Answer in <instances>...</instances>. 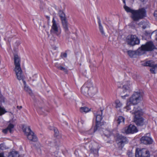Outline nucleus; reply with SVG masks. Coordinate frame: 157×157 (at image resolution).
<instances>
[{
	"label": "nucleus",
	"mask_w": 157,
	"mask_h": 157,
	"mask_svg": "<svg viewBox=\"0 0 157 157\" xmlns=\"http://www.w3.org/2000/svg\"><path fill=\"white\" fill-rule=\"evenodd\" d=\"M14 64L15 67L14 71H15L17 79L20 80L23 79V77L22 71L21 67V59L20 57L17 54L14 56Z\"/></svg>",
	"instance_id": "nucleus-1"
},
{
	"label": "nucleus",
	"mask_w": 157,
	"mask_h": 157,
	"mask_svg": "<svg viewBox=\"0 0 157 157\" xmlns=\"http://www.w3.org/2000/svg\"><path fill=\"white\" fill-rule=\"evenodd\" d=\"M103 111V109H101L98 110L97 111L96 115H95L96 117L95 125L93 132L89 133V134H91L92 133H94L97 130H99L101 127L104 125V122L103 121H101L103 117V116H102Z\"/></svg>",
	"instance_id": "nucleus-2"
},
{
	"label": "nucleus",
	"mask_w": 157,
	"mask_h": 157,
	"mask_svg": "<svg viewBox=\"0 0 157 157\" xmlns=\"http://www.w3.org/2000/svg\"><path fill=\"white\" fill-rule=\"evenodd\" d=\"M142 98V97L140 92H134L129 98V101H127L126 106L127 109L130 110L131 104L133 105H137L140 102Z\"/></svg>",
	"instance_id": "nucleus-3"
},
{
	"label": "nucleus",
	"mask_w": 157,
	"mask_h": 157,
	"mask_svg": "<svg viewBox=\"0 0 157 157\" xmlns=\"http://www.w3.org/2000/svg\"><path fill=\"white\" fill-rule=\"evenodd\" d=\"M146 11L145 9L141 8L137 10H135L133 16L131 17L134 21H138L146 17Z\"/></svg>",
	"instance_id": "nucleus-4"
},
{
	"label": "nucleus",
	"mask_w": 157,
	"mask_h": 157,
	"mask_svg": "<svg viewBox=\"0 0 157 157\" xmlns=\"http://www.w3.org/2000/svg\"><path fill=\"white\" fill-rule=\"evenodd\" d=\"M23 130L24 133L27 136L28 139L33 142H36L38 140V138L34 133L31 130L30 126L23 127Z\"/></svg>",
	"instance_id": "nucleus-5"
},
{
	"label": "nucleus",
	"mask_w": 157,
	"mask_h": 157,
	"mask_svg": "<svg viewBox=\"0 0 157 157\" xmlns=\"http://www.w3.org/2000/svg\"><path fill=\"white\" fill-rule=\"evenodd\" d=\"M116 142L118 148L121 150L124 145L128 143V140L126 137L118 134L117 136Z\"/></svg>",
	"instance_id": "nucleus-6"
},
{
	"label": "nucleus",
	"mask_w": 157,
	"mask_h": 157,
	"mask_svg": "<svg viewBox=\"0 0 157 157\" xmlns=\"http://www.w3.org/2000/svg\"><path fill=\"white\" fill-rule=\"evenodd\" d=\"M52 23L51 29L50 30V33L51 34H56L59 36L61 33L60 28L59 24L57 23L54 17L52 21Z\"/></svg>",
	"instance_id": "nucleus-7"
},
{
	"label": "nucleus",
	"mask_w": 157,
	"mask_h": 157,
	"mask_svg": "<svg viewBox=\"0 0 157 157\" xmlns=\"http://www.w3.org/2000/svg\"><path fill=\"white\" fill-rule=\"evenodd\" d=\"M126 40L127 44L132 46L138 44L140 43V39L135 35H128L126 37Z\"/></svg>",
	"instance_id": "nucleus-8"
},
{
	"label": "nucleus",
	"mask_w": 157,
	"mask_h": 157,
	"mask_svg": "<svg viewBox=\"0 0 157 157\" xmlns=\"http://www.w3.org/2000/svg\"><path fill=\"white\" fill-rule=\"evenodd\" d=\"M141 144L146 145L152 144L154 141L151 136L150 133H147L142 136L140 139Z\"/></svg>",
	"instance_id": "nucleus-9"
},
{
	"label": "nucleus",
	"mask_w": 157,
	"mask_h": 157,
	"mask_svg": "<svg viewBox=\"0 0 157 157\" xmlns=\"http://www.w3.org/2000/svg\"><path fill=\"white\" fill-rule=\"evenodd\" d=\"M140 48L143 54L146 51H152L155 48V47L153 42L149 41L147 42L145 44L142 45Z\"/></svg>",
	"instance_id": "nucleus-10"
},
{
	"label": "nucleus",
	"mask_w": 157,
	"mask_h": 157,
	"mask_svg": "<svg viewBox=\"0 0 157 157\" xmlns=\"http://www.w3.org/2000/svg\"><path fill=\"white\" fill-rule=\"evenodd\" d=\"M150 155L149 151L146 149L137 148L136 149V157H150Z\"/></svg>",
	"instance_id": "nucleus-11"
},
{
	"label": "nucleus",
	"mask_w": 157,
	"mask_h": 157,
	"mask_svg": "<svg viewBox=\"0 0 157 157\" xmlns=\"http://www.w3.org/2000/svg\"><path fill=\"white\" fill-rule=\"evenodd\" d=\"M138 132V130L136 126L132 124L124 128L122 130V132L126 134H133Z\"/></svg>",
	"instance_id": "nucleus-12"
},
{
	"label": "nucleus",
	"mask_w": 157,
	"mask_h": 157,
	"mask_svg": "<svg viewBox=\"0 0 157 157\" xmlns=\"http://www.w3.org/2000/svg\"><path fill=\"white\" fill-rule=\"evenodd\" d=\"M91 82L90 81L86 82L81 88L82 93L86 96H89V86H91Z\"/></svg>",
	"instance_id": "nucleus-13"
},
{
	"label": "nucleus",
	"mask_w": 157,
	"mask_h": 157,
	"mask_svg": "<svg viewBox=\"0 0 157 157\" xmlns=\"http://www.w3.org/2000/svg\"><path fill=\"white\" fill-rule=\"evenodd\" d=\"M144 119L141 115L134 116V121L137 126H142L144 124Z\"/></svg>",
	"instance_id": "nucleus-14"
},
{
	"label": "nucleus",
	"mask_w": 157,
	"mask_h": 157,
	"mask_svg": "<svg viewBox=\"0 0 157 157\" xmlns=\"http://www.w3.org/2000/svg\"><path fill=\"white\" fill-rule=\"evenodd\" d=\"M127 52L128 56L131 58L135 57L137 55L140 56L143 54V53L141 52L140 48L136 51L128 50Z\"/></svg>",
	"instance_id": "nucleus-15"
},
{
	"label": "nucleus",
	"mask_w": 157,
	"mask_h": 157,
	"mask_svg": "<svg viewBox=\"0 0 157 157\" xmlns=\"http://www.w3.org/2000/svg\"><path fill=\"white\" fill-rule=\"evenodd\" d=\"M124 85L122 88L123 92L124 93L127 92L129 93L132 90L130 81L129 80L126 81L123 83Z\"/></svg>",
	"instance_id": "nucleus-16"
},
{
	"label": "nucleus",
	"mask_w": 157,
	"mask_h": 157,
	"mask_svg": "<svg viewBox=\"0 0 157 157\" xmlns=\"http://www.w3.org/2000/svg\"><path fill=\"white\" fill-rule=\"evenodd\" d=\"M58 15L60 17L62 26L68 25V23L67 20L66 15L63 12L59 10L58 12Z\"/></svg>",
	"instance_id": "nucleus-17"
},
{
	"label": "nucleus",
	"mask_w": 157,
	"mask_h": 157,
	"mask_svg": "<svg viewBox=\"0 0 157 157\" xmlns=\"http://www.w3.org/2000/svg\"><path fill=\"white\" fill-rule=\"evenodd\" d=\"M13 121L14 120L13 119L9 121V122H10V123L9 124L7 127L6 128L3 129L2 130V132L3 133L6 134L8 131H9L10 133L13 132V131L12 129L14 128V125L12 123H13Z\"/></svg>",
	"instance_id": "nucleus-18"
},
{
	"label": "nucleus",
	"mask_w": 157,
	"mask_h": 157,
	"mask_svg": "<svg viewBox=\"0 0 157 157\" xmlns=\"http://www.w3.org/2000/svg\"><path fill=\"white\" fill-rule=\"evenodd\" d=\"M89 96L92 97L97 92V89L95 87H93L92 83L91 82V86H89Z\"/></svg>",
	"instance_id": "nucleus-19"
},
{
	"label": "nucleus",
	"mask_w": 157,
	"mask_h": 157,
	"mask_svg": "<svg viewBox=\"0 0 157 157\" xmlns=\"http://www.w3.org/2000/svg\"><path fill=\"white\" fill-rule=\"evenodd\" d=\"M140 108L137 106L133 107V110L131 112L132 114H134V116L136 115H140L141 114V112L140 111Z\"/></svg>",
	"instance_id": "nucleus-20"
},
{
	"label": "nucleus",
	"mask_w": 157,
	"mask_h": 157,
	"mask_svg": "<svg viewBox=\"0 0 157 157\" xmlns=\"http://www.w3.org/2000/svg\"><path fill=\"white\" fill-rule=\"evenodd\" d=\"M63 28L65 32V36L67 39H68L70 37V33L69 31L68 24L63 26Z\"/></svg>",
	"instance_id": "nucleus-21"
},
{
	"label": "nucleus",
	"mask_w": 157,
	"mask_h": 157,
	"mask_svg": "<svg viewBox=\"0 0 157 157\" xmlns=\"http://www.w3.org/2000/svg\"><path fill=\"white\" fill-rule=\"evenodd\" d=\"M99 148H97L92 147L90 149L91 153L93 154L94 157H98L99 156L98 151Z\"/></svg>",
	"instance_id": "nucleus-22"
},
{
	"label": "nucleus",
	"mask_w": 157,
	"mask_h": 157,
	"mask_svg": "<svg viewBox=\"0 0 157 157\" xmlns=\"http://www.w3.org/2000/svg\"><path fill=\"white\" fill-rule=\"evenodd\" d=\"M124 118L122 116H119L115 119V122L117 124V125H119L121 123L124 124Z\"/></svg>",
	"instance_id": "nucleus-23"
},
{
	"label": "nucleus",
	"mask_w": 157,
	"mask_h": 157,
	"mask_svg": "<svg viewBox=\"0 0 157 157\" xmlns=\"http://www.w3.org/2000/svg\"><path fill=\"white\" fill-rule=\"evenodd\" d=\"M97 19L98 20V23L99 25L100 31L103 36H105V33L104 31L103 27L101 24V21L99 17H97Z\"/></svg>",
	"instance_id": "nucleus-24"
},
{
	"label": "nucleus",
	"mask_w": 157,
	"mask_h": 157,
	"mask_svg": "<svg viewBox=\"0 0 157 157\" xmlns=\"http://www.w3.org/2000/svg\"><path fill=\"white\" fill-rule=\"evenodd\" d=\"M18 152L17 151H12L9 153L8 157H19Z\"/></svg>",
	"instance_id": "nucleus-25"
},
{
	"label": "nucleus",
	"mask_w": 157,
	"mask_h": 157,
	"mask_svg": "<svg viewBox=\"0 0 157 157\" xmlns=\"http://www.w3.org/2000/svg\"><path fill=\"white\" fill-rule=\"evenodd\" d=\"M124 9L125 11L128 13H131L132 14V16H133L135 10H132L130 7L126 6H124Z\"/></svg>",
	"instance_id": "nucleus-26"
},
{
	"label": "nucleus",
	"mask_w": 157,
	"mask_h": 157,
	"mask_svg": "<svg viewBox=\"0 0 157 157\" xmlns=\"http://www.w3.org/2000/svg\"><path fill=\"white\" fill-rule=\"evenodd\" d=\"M151 68L150 69V72L152 74H155V68H157V64H153V66L151 67Z\"/></svg>",
	"instance_id": "nucleus-27"
},
{
	"label": "nucleus",
	"mask_w": 157,
	"mask_h": 157,
	"mask_svg": "<svg viewBox=\"0 0 157 157\" xmlns=\"http://www.w3.org/2000/svg\"><path fill=\"white\" fill-rule=\"evenodd\" d=\"M90 110L86 107H82L80 108V111L81 112L87 113L90 111Z\"/></svg>",
	"instance_id": "nucleus-28"
},
{
	"label": "nucleus",
	"mask_w": 157,
	"mask_h": 157,
	"mask_svg": "<svg viewBox=\"0 0 157 157\" xmlns=\"http://www.w3.org/2000/svg\"><path fill=\"white\" fill-rule=\"evenodd\" d=\"M7 112L4 107H2L0 105V116L6 113Z\"/></svg>",
	"instance_id": "nucleus-29"
},
{
	"label": "nucleus",
	"mask_w": 157,
	"mask_h": 157,
	"mask_svg": "<svg viewBox=\"0 0 157 157\" xmlns=\"http://www.w3.org/2000/svg\"><path fill=\"white\" fill-rule=\"evenodd\" d=\"M38 112L40 114H43L45 113V110L42 107H39L37 109Z\"/></svg>",
	"instance_id": "nucleus-30"
},
{
	"label": "nucleus",
	"mask_w": 157,
	"mask_h": 157,
	"mask_svg": "<svg viewBox=\"0 0 157 157\" xmlns=\"http://www.w3.org/2000/svg\"><path fill=\"white\" fill-rule=\"evenodd\" d=\"M52 128L53 129L54 132V136L56 137L58 136L59 134V132L57 129L54 127H52Z\"/></svg>",
	"instance_id": "nucleus-31"
},
{
	"label": "nucleus",
	"mask_w": 157,
	"mask_h": 157,
	"mask_svg": "<svg viewBox=\"0 0 157 157\" xmlns=\"http://www.w3.org/2000/svg\"><path fill=\"white\" fill-rule=\"evenodd\" d=\"M154 63V62L152 60H149L146 61V63L147 65V66L149 67L153 66Z\"/></svg>",
	"instance_id": "nucleus-32"
},
{
	"label": "nucleus",
	"mask_w": 157,
	"mask_h": 157,
	"mask_svg": "<svg viewBox=\"0 0 157 157\" xmlns=\"http://www.w3.org/2000/svg\"><path fill=\"white\" fill-rule=\"evenodd\" d=\"M153 33H151L150 32L146 31L145 32V36L148 38H151V36Z\"/></svg>",
	"instance_id": "nucleus-33"
},
{
	"label": "nucleus",
	"mask_w": 157,
	"mask_h": 157,
	"mask_svg": "<svg viewBox=\"0 0 157 157\" xmlns=\"http://www.w3.org/2000/svg\"><path fill=\"white\" fill-rule=\"evenodd\" d=\"M115 103L117 108H120L121 107L122 105V104L120 102V101L118 100H117L116 101Z\"/></svg>",
	"instance_id": "nucleus-34"
},
{
	"label": "nucleus",
	"mask_w": 157,
	"mask_h": 157,
	"mask_svg": "<svg viewBox=\"0 0 157 157\" xmlns=\"http://www.w3.org/2000/svg\"><path fill=\"white\" fill-rule=\"evenodd\" d=\"M60 70H61V71H64V72H65L66 73H67L68 71V70L66 68H65L63 67L62 66H61L60 67V68L59 69Z\"/></svg>",
	"instance_id": "nucleus-35"
},
{
	"label": "nucleus",
	"mask_w": 157,
	"mask_h": 157,
	"mask_svg": "<svg viewBox=\"0 0 157 157\" xmlns=\"http://www.w3.org/2000/svg\"><path fill=\"white\" fill-rule=\"evenodd\" d=\"M54 143H55V146H58L59 145V140L57 138H56L54 141Z\"/></svg>",
	"instance_id": "nucleus-36"
},
{
	"label": "nucleus",
	"mask_w": 157,
	"mask_h": 157,
	"mask_svg": "<svg viewBox=\"0 0 157 157\" xmlns=\"http://www.w3.org/2000/svg\"><path fill=\"white\" fill-rule=\"evenodd\" d=\"M67 56V54L66 52L61 53L60 56L62 58H66Z\"/></svg>",
	"instance_id": "nucleus-37"
},
{
	"label": "nucleus",
	"mask_w": 157,
	"mask_h": 157,
	"mask_svg": "<svg viewBox=\"0 0 157 157\" xmlns=\"http://www.w3.org/2000/svg\"><path fill=\"white\" fill-rule=\"evenodd\" d=\"M5 102V98L3 96H1L0 97V102L1 103Z\"/></svg>",
	"instance_id": "nucleus-38"
},
{
	"label": "nucleus",
	"mask_w": 157,
	"mask_h": 157,
	"mask_svg": "<svg viewBox=\"0 0 157 157\" xmlns=\"http://www.w3.org/2000/svg\"><path fill=\"white\" fill-rule=\"evenodd\" d=\"M4 144H0V149L2 150H4L5 148Z\"/></svg>",
	"instance_id": "nucleus-39"
},
{
	"label": "nucleus",
	"mask_w": 157,
	"mask_h": 157,
	"mask_svg": "<svg viewBox=\"0 0 157 157\" xmlns=\"http://www.w3.org/2000/svg\"><path fill=\"white\" fill-rule=\"evenodd\" d=\"M127 155L129 157H133L132 153V152L128 151Z\"/></svg>",
	"instance_id": "nucleus-40"
},
{
	"label": "nucleus",
	"mask_w": 157,
	"mask_h": 157,
	"mask_svg": "<svg viewBox=\"0 0 157 157\" xmlns=\"http://www.w3.org/2000/svg\"><path fill=\"white\" fill-rule=\"evenodd\" d=\"M55 66L58 69H59L60 67L61 66L57 63H56L55 64Z\"/></svg>",
	"instance_id": "nucleus-41"
},
{
	"label": "nucleus",
	"mask_w": 157,
	"mask_h": 157,
	"mask_svg": "<svg viewBox=\"0 0 157 157\" xmlns=\"http://www.w3.org/2000/svg\"><path fill=\"white\" fill-rule=\"evenodd\" d=\"M152 33H155V39L157 41V30H155L152 32Z\"/></svg>",
	"instance_id": "nucleus-42"
},
{
	"label": "nucleus",
	"mask_w": 157,
	"mask_h": 157,
	"mask_svg": "<svg viewBox=\"0 0 157 157\" xmlns=\"http://www.w3.org/2000/svg\"><path fill=\"white\" fill-rule=\"evenodd\" d=\"M129 96V94H126L124 96H122L121 97L123 99H125L126 97H128Z\"/></svg>",
	"instance_id": "nucleus-43"
},
{
	"label": "nucleus",
	"mask_w": 157,
	"mask_h": 157,
	"mask_svg": "<svg viewBox=\"0 0 157 157\" xmlns=\"http://www.w3.org/2000/svg\"><path fill=\"white\" fill-rule=\"evenodd\" d=\"M142 65L143 66H147V65L146 63V61L143 63H142Z\"/></svg>",
	"instance_id": "nucleus-44"
},
{
	"label": "nucleus",
	"mask_w": 157,
	"mask_h": 157,
	"mask_svg": "<svg viewBox=\"0 0 157 157\" xmlns=\"http://www.w3.org/2000/svg\"><path fill=\"white\" fill-rule=\"evenodd\" d=\"M0 157H5L4 156V154L3 153H0Z\"/></svg>",
	"instance_id": "nucleus-45"
},
{
	"label": "nucleus",
	"mask_w": 157,
	"mask_h": 157,
	"mask_svg": "<svg viewBox=\"0 0 157 157\" xmlns=\"http://www.w3.org/2000/svg\"><path fill=\"white\" fill-rule=\"evenodd\" d=\"M147 28V26L145 25H143L142 28L144 29Z\"/></svg>",
	"instance_id": "nucleus-46"
},
{
	"label": "nucleus",
	"mask_w": 157,
	"mask_h": 157,
	"mask_svg": "<svg viewBox=\"0 0 157 157\" xmlns=\"http://www.w3.org/2000/svg\"><path fill=\"white\" fill-rule=\"evenodd\" d=\"M17 109H21L22 108V106H17Z\"/></svg>",
	"instance_id": "nucleus-47"
},
{
	"label": "nucleus",
	"mask_w": 157,
	"mask_h": 157,
	"mask_svg": "<svg viewBox=\"0 0 157 157\" xmlns=\"http://www.w3.org/2000/svg\"><path fill=\"white\" fill-rule=\"evenodd\" d=\"M15 43L17 44V46H18L20 44V43L19 41L16 42Z\"/></svg>",
	"instance_id": "nucleus-48"
},
{
	"label": "nucleus",
	"mask_w": 157,
	"mask_h": 157,
	"mask_svg": "<svg viewBox=\"0 0 157 157\" xmlns=\"http://www.w3.org/2000/svg\"><path fill=\"white\" fill-rule=\"evenodd\" d=\"M154 16L155 17L156 19L157 20V13H155Z\"/></svg>",
	"instance_id": "nucleus-49"
},
{
	"label": "nucleus",
	"mask_w": 157,
	"mask_h": 157,
	"mask_svg": "<svg viewBox=\"0 0 157 157\" xmlns=\"http://www.w3.org/2000/svg\"><path fill=\"white\" fill-rule=\"evenodd\" d=\"M46 17L48 19V20H49L50 17L49 16H46Z\"/></svg>",
	"instance_id": "nucleus-50"
},
{
	"label": "nucleus",
	"mask_w": 157,
	"mask_h": 157,
	"mask_svg": "<svg viewBox=\"0 0 157 157\" xmlns=\"http://www.w3.org/2000/svg\"><path fill=\"white\" fill-rule=\"evenodd\" d=\"M30 92H29V94L31 95H32V94H33V93L32 92V91L31 90H30Z\"/></svg>",
	"instance_id": "nucleus-51"
},
{
	"label": "nucleus",
	"mask_w": 157,
	"mask_h": 157,
	"mask_svg": "<svg viewBox=\"0 0 157 157\" xmlns=\"http://www.w3.org/2000/svg\"><path fill=\"white\" fill-rule=\"evenodd\" d=\"M123 2L124 3V6H125L126 5V3H125V0H123Z\"/></svg>",
	"instance_id": "nucleus-52"
},
{
	"label": "nucleus",
	"mask_w": 157,
	"mask_h": 157,
	"mask_svg": "<svg viewBox=\"0 0 157 157\" xmlns=\"http://www.w3.org/2000/svg\"><path fill=\"white\" fill-rule=\"evenodd\" d=\"M52 127H49V129H50V130H53V129H52Z\"/></svg>",
	"instance_id": "nucleus-53"
},
{
	"label": "nucleus",
	"mask_w": 157,
	"mask_h": 157,
	"mask_svg": "<svg viewBox=\"0 0 157 157\" xmlns=\"http://www.w3.org/2000/svg\"><path fill=\"white\" fill-rule=\"evenodd\" d=\"M142 2H144L145 0H140Z\"/></svg>",
	"instance_id": "nucleus-54"
},
{
	"label": "nucleus",
	"mask_w": 157,
	"mask_h": 157,
	"mask_svg": "<svg viewBox=\"0 0 157 157\" xmlns=\"http://www.w3.org/2000/svg\"><path fill=\"white\" fill-rule=\"evenodd\" d=\"M43 27L44 28H45V27H46V26H45V25H43Z\"/></svg>",
	"instance_id": "nucleus-55"
},
{
	"label": "nucleus",
	"mask_w": 157,
	"mask_h": 157,
	"mask_svg": "<svg viewBox=\"0 0 157 157\" xmlns=\"http://www.w3.org/2000/svg\"><path fill=\"white\" fill-rule=\"evenodd\" d=\"M92 130V129H91L89 131V132H90Z\"/></svg>",
	"instance_id": "nucleus-56"
},
{
	"label": "nucleus",
	"mask_w": 157,
	"mask_h": 157,
	"mask_svg": "<svg viewBox=\"0 0 157 157\" xmlns=\"http://www.w3.org/2000/svg\"><path fill=\"white\" fill-rule=\"evenodd\" d=\"M24 83H25V81H24Z\"/></svg>",
	"instance_id": "nucleus-57"
}]
</instances>
